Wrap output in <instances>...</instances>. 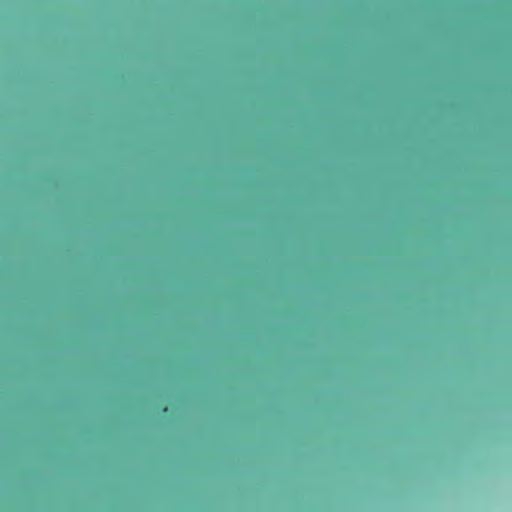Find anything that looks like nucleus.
Masks as SVG:
<instances>
[{
  "label": "nucleus",
  "instance_id": "obj_2",
  "mask_svg": "<svg viewBox=\"0 0 512 512\" xmlns=\"http://www.w3.org/2000/svg\"><path fill=\"white\" fill-rule=\"evenodd\" d=\"M307 195H308V196H311L312 194H311V193H308Z\"/></svg>",
  "mask_w": 512,
  "mask_h": 512
},
{
  "label": "nucleus",
  "instance_id": "obj_1",
  "mask_svg": "<svg viewBox=\"0 0 512 512\" xmlns=\"http://www.w3.org/2000/svg\"><path fill=\"white\" fill-rule=\"evenodd\" d=\"M176 195H177V196H180L181 194H180V193H177Z\"/></svg>",
  "mask_w": 512,
  "mask_h": 512
}]
</instances>
